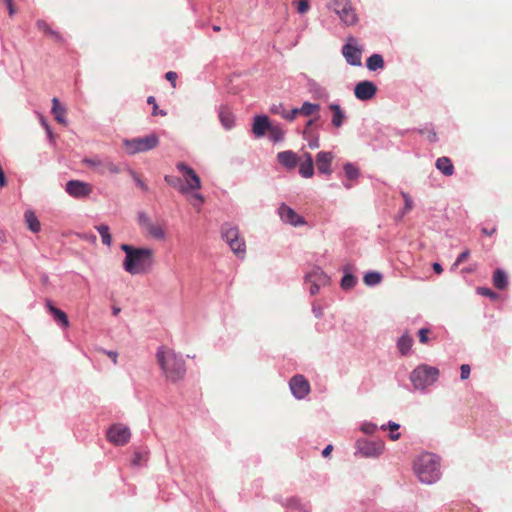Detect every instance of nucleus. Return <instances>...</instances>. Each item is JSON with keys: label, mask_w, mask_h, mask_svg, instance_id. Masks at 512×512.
<instances>
[{"label": "nucleus", "mask_w": 512, "mask_h": 512, "mask_svg": "<svg viewBox=\"0 0 512 512\" xmlns=\"http://www.w3.org/2000/svg\"><path fill=\"white\" fill-rule=\"evenodd\" d=\"M121 249L125 252L126 257L123 261L125 271L130 274H141L146 272L153 262V250L149 248H134L130 245L123 244Z\"/></svg>", "instance_id": "obj_1"}, {"label": "nucleus", "mask_w": 512, "mask_h": 512, "mask_svg": "<svg viewBox=\"0 0 512 512\" xmlns=\"http://www.w3.org/2000/svg\"><path fill=\"white\" fill-rule=\"evenodd\" d=\"M156 359L169 381L176 382L184 377V361L171 348L161 346L156 353Z\"/></svg>", "instance_id": "obj_2"}, {"label": "nucleus", "mask_w": 512, "mask_h": 512, "mask_svg": "<svg viewBox=\"0 0 512 512\" xmlns=\"http://www.w3.org/2000/svg\"><path fill=\"white\" fill-rule=\"evenodd\" d=\"M176 167L185 182V185L181 186L180 192L183 194L193 192L190 202L195 208L199 210L201 205L204 203L203 196L197 192L201 188V181L199 176L196 174L194 169L183 162L178 163Z\"/></svg>", "instance_id": "obj_3"}, {"label": "nucleus", "mask_w": 512, "mask_h": 512, "mask_svg": "<svg viewBox=\"0 0 512 512\" xmlns=\"http://www.w3.org/2000/svg\"><path fill=\"white\" fill-rule=\"evenodd\" d=\"M440 463L436 455L424 453L414 462V471L419 480L424 483H433L440 477Z\"/></svg>", "instance_id": "obj_4"}, {"label": "nucleus", "mask_w": 512, "mask_h": 512, "mask_svg": "<svg viewBox=\"0 0 512 512\" xmlns=\"http://www.w3.org/2000/svg\"><path fill=\"white\" fill-rule=\"evenodd\" d=\"M327 7L333 10L346 26L356 25L359 20L351 0H328Z\"/></svg>", "instance_id": "obj_5"}, {"label": "nucleus", "mask_w": 512, "mask_h": 512, "mask_svg": "<svg viewBox=\"0 0 512 512\" xmlns=\"http://www.w3.org/2000/svg\"><path fill=\"white\" fill-rule=\"evenodd\" d=\"M439 377V370L435 367L422 364L411 373L410 380L416 389H424L432 385Z\"/></svg>", "instance_id": "obj_6"}, {"label": "nucleus", "mask_w": 512, "mask_h": 512, "mask_svg": "<svg viewBox=\"0 0 512 512\" xmlns=\"http://www.w3.org/2000/svg\"><path fill=\"white\" fill-rule=\"evenodd\" d=\"M125 150L129 154L148 151L158 144V138L155 134H150L144 137L135 138L132 140H124Z\"/></svg>", "instance_id": "obj_7"}, {"label": "nucleus", "mask_w": 512, "mask_h": 512, "mask_svg": "<svg viewBox=\"0 0 512 512\" xmlns=\"http://www.w3.org/2000/svg\"><path fill=\"white\" fill-rule=\"evenodd\" d=\"M279 108H272L273 113H279L281 116L287 120H293L298 115H304V116H312L317 115L320 110V105L316 103H310V102H304L301 108H295L292 110H285L282 109V111H278Z\"/></svg>", "instance_id": "obj_8"}, {"label": "nucleus", "mask_w": 512, "mask_h": 512, "mask_svg": "<svg viewBox=\"0 0 512 512\" xmlns=\"http://www.w3.org/2000/svg\"><path fill=\"white\" fill-rule=\"evenodd\" d=\"M83 162L98 174H116L119 172V168L108 158H86Z\"/></svg>", "instance_id": "obj_9"}, {"label": "nucleus", "mask_w": 512, "mask_h": 512, "mask_svg": "<svg viewBox=\"0 0 512 512\" xmlns=\"http://www.w3.org/2000/svg\"><path fill=\"white\" fill-rule=\"evenodd\" d=\"M305 279L306 282L310 284L309 291L312 295L317 294L320 288L327 285L329 282L328 276L319 267L313 268L308 272Z\"/></svg>", "instance_id": "obj_10"}, {"label": "nucleus", "mask_w": 512, "mask_h": 512, "mask_svg": "<svg viewBox=\"0 0 512 512\" xmlns=\"http://www.w3.org/2000/svg\"><path fill=\"white\" fill-rule=\"evenodd\" d=\"M129 429L122 424H114L107 431V439L109 442L117 446H123L130 440Z\"/></svg>", "instance_id": "obj_11"}, {"label": "nucleus", "mask_w": 512, "mask_h": 512, "mask_svg": "<svg viewBox=\"0 0 512 512\" xmlns=\"http://www.w3.org/2000/svg\"><path fill=\"white\" fill-rule=\"evenodd\" d=\"M357 448L360 454L366 457H377L384 451V442L381 440H358Z\"/></svg>", "instance_id": "obj_12"}, {"label": "nucleus", "mask_w": 512, "mask_h": 512, "mask_svg": "<svg viewBox=\"0 0 512 512\" xmlns=\"http://www.w3.org/2000/svg\"><path fill=\"white\" fill-rule=\"evenodd\" d=\"M65 190L74 198H86L92 193L93 187L86 182L71 180L66 183Z\"/></svg>", "instance_id": "obj_13"}, {"label": "nucleus", "mask_w": 512, "mask_h": 512, "mask_svg": "<svg viewBox=\"0 0 512 512\" xmlns=\"http://www.w3.org/2000/svg\"><path fill=\"white\" fill-rule=\"evenodd\" d=\"M356 40L354 37L348 38V43L342 48V54L346 59L347 63L352 66L361 65V50L356 46Z\"/></svg>", "instance_id": "obj_14"}, {"label": "nucleus", "mask_w": 512, "mask_h": 512, "mask_svg": "<svg viewBox=\"0 0 512 512\" xmlns=\"http://www.w3.org/2000/svg\"><path fill=\"white\" fill-rule=\"evenodd\" d=\"M290 389L298 399L305 398L310 392V384L303 375H296L290 380Z\"/></svg>", "instance_id": "obj_15"}, {"label": "nucleus", "mask_w": 512, "mask_h": 512, "mask_svg": "<svg viewBox=\"0 0 512 512\" xmlns=\"http://www.w3.org/2000/svg\"><path fill=\"white\" fill-rule=\"evenodd\" d=\"M376 92V85L368 80L359 82L354 88L355 97L361 101L372 99L376 95Z\"/></svg>", "instance_id": "obj_16"}, {"label": "nucleus", "mask_w": 512, "mask_h": 512, "mask_svg": "<svg viewBox=\"0 0 512 512\" xmlns=\"http://www.w3.org/2000/svg\"><path fill=\"white\" fill-rule=\"evenodd\" d=\"M331 152H319L316 156V166L321 174L330 175L332 173L331 164L333 161Z\"/></svg>", "instance_id": "obj_17"}, {"label": "nucleus", "mask_w": 512, "mask_h": 512, "mask_svg": "<svg viewBox=\"0 0 512 512\" xmlns=\"http://www.w3.org/2000/svg\"><path fill=\"white\" fill-rule=\"evenodd\" d=\"M279 215L284 222L294 226L304 223L301 216H299L293 209L284 204L279 207Z\"/></svg>", "instance_id": "obj_18"}, {"label": "nucleus", "mask_w": 512, "mask_h": 512, "mask_svg": "<svg viewBox=\"0 0 512 512\" xmlns=\"http://www.w3.org/2000/svg\"><path fill=\"white\" fill-rule=\"evenodd\" d=\"M66 108L60 103L58 98L52 99V114L54 115V118L56 122L61 126L67 125L66 120Z\"/></svg>", "instance_id": "obj_19"}, {"label": "nucleus", "mask_w": 512, "mask_h": 512, "mask_svg": "<svg viewBox=\"0 0 512 512\" xmlns=\"http://www.w3.org/2000/svg\"><path fill=\"white\" fill-rule=\"evenodd\" d=\"M145 229L149 236L158 240L164 239L166 234L165 224L160 222H148L145 224Z\"/></svg>", "instance_id": "obj_20"}, {"label": "nucleus", "mask_w": 512, "mask_h": 512, "mask_svg": "<svg viewBox=\"0 0 512 512\" xmlns=\"http://www.w3.org/2000/svg\"><path fill=\"white\" fill-rule=\"evenodd\" d=\"M343 170L346 178L343 184L345 188L350 189L353 185V181L359 177V168L352 163H346Z\"/></svg>", "instance_id": "obj_21"}, {"label": "nucleus", "mask_w": 512, "mask_h": 512, "mask_svg": "<svg viewBox=\"0 0 512 512\" xmlns=\"http://www.w3.org/2000/svg\"><path fill=\"white\" fill-rule=\"evenodd\" d=\"M36 27L38 28L39 31H41L44 34H46L47 36L51 37V39L53 41H55L56 43H63L64 42V38L61 35V33H59L58 31L53 30L46 21L38 20L36 22Z\"/></svg>", "instance_id": "obj_22"}, {"label": "nucleus", "mask_w": 512, "mask_h": 512, "mask_svg": "<svg viewBox=\"0 0 512 512\" xmlns=\"http://www.w3.org/2000/svg\"><path fill=\"white\" fill-rule=\"evenodd\" d=\"M304 159H299V173L304 178H310L314 175V165L310 154H305Z\"/></svg>", "instance_id": "obj_23"}, {"label": "nucleus", "mask_w": 512, "mask_h": 512, "mask_svg": "<svg viewBox=\"0 0 512 512\" xmlns=\"http://www.w3.org/2000/svg\"><path fill=\"white\" fill-rule=\"evenodd\" d=\"M278 161L286 168L292 169L298 164L299 158L291 151H284L278 154Z\"/></svg>", "instance_id": "obj_24"}, {"label": "nucleus", "mask_w": 512, "mask_h": 512, "mask_svg": "<svg viewBox=\"0 0 512 512\" xmlns=\"http://www.w3.org/2000/svg\"><path fill=\"white\" fill-rule=\"evenodd\" d=\"M436 168L445 176H452L454 174V166L448 157H440L436 160Z\"/></svg>", "instance_id": "obj_25"}, {"label": "nucleus", "mask_w": 512, "mask_h": 512, "mask_svg": "<svg viewBox=\"0 0 512 512\" xmlns=\"http://www.w3.org/2000/svg\"><path fill=\"white\" fill-rule=\"evenodd\" d=\"M329 109L332 113L331 123L335 127H340L345 119V113L338 104H330Z\"/></svg>", "instance_id": "obj_26"}, {"label": "nucleus", "mask_w": 512, "mask_h": 512, "mask_svg": "<svg viewBox=\"0 0 512 512\" xmlns=\"http://www.w3.org/2000/svg\"><path fill=\"white\" fill-rule=\"evenodd\" d=\"M219 119L225 128L235 125V116L228 107H221L219 111Z\"/></svg>", "instance_id": "obj_27"}, {"label": "nucleus", "mask_w": 512, "mask_h": 512, "mask_svg": "<svg viewBox=\"0 0 512 512\" xmlns=\"http://www.w3.org/2000/svg\"><path fill=\"white\" fill-rule=\"evenodd\" d=\"M47 308L50 313L53 315L56 322L61 324L63 327H67L69 322L67 315L61 311L60 309L54 307L50 301L47 302Z\"/></svg>", "instance_id": "obj_28"}, {"label": "nucleus", "mask_w": 512, "mask_h": 512, "mask_svg": "<svg viewBox=\"0 0 512 512\" xmlns=\"http://www.w3.org/2000/svg\"><path fill=\"white\" fill-rule=\"evenodd\" d=\"M493 285L500 290H503L508 285V277L501 269H496L493 273Z\"/></svg>", "instance_id": "obj_29"}, {"label": "nucleus", "mask_w": 512, "mask_h": 512, "mask_svg": "<svg viewBox=\"0 0 512 512\" xmlns=\"http://www.w3.org/2000/svg\"><path fill=\"white\" fill-rule=\"evenodd\" d=\"M412 345H413V339L407 333L402 335L397 342V348L402 355L409 354V352L412 348Z\"/></svg>", "instance_id": "obj_30"}, {"label": "nucleus", "mask_w": 512, "mask_h": 512, "mask_svg": "<svg viewBox=\"0 0 512 512\" xmlns=\"http://www.w3.org/2000/svg\"><path fill=\"white\" fill-rule=\"evenodd\" d=\"M367 68L371 71H376L384 67V60L380 54L371 55L366 62Z\"/></svg>", "instance_id": "obj_31"}, {"label": "nucleus", "mask_w": 512, "mask_h": 512, "mask_svg": "<svg viewBox=\"0 0 512 512\" xmlns=\"http://www.w3.org/2000/svg\"><path fill=\"white\" fill-rule=\"evenodd\" d=\"M222 233H223V238L226 240L227 243L240 237L238 229L229 224H226L222 227Z\"/></svg>", "instance_id": "obj_32"}, {"label": "nucleus", "mask_w": 512, "mask_h": 512, "mask_svg": "<svg viewBox=\"0 0 512 512\" xmlns=\"http://www.w3.org/2000/svg\"><path fill=\"white\" fill-rule=\"evenodd\" d=\"M96 229L101 236L103 244L110 246L112 239H111L109 227L105 224H100V225L96 226Z\"/></svg>", "instance_id": "obj_33"}, {"label": "nucleus", "mask_w": 512, "mask_h": 512, "mask_svg": "<svg viewBox=\"0 0 512 512\" xmlns=\"http://www.w3.org/2000/svg\"><path fill=\"white\" fill-rule=\"evenodd\" d=\"M25 219L31 231L38 232L40 230V222L33 212H26Z\"/></svg>", "instance_id": "obj_34"}, {"label": "nucleus", "mask_w": 512, "mask_h": 512, "mask_svg": "<svg viewBox=\"0 0 512 512\" xmlns=\"http://www.w3.org/2000/svg\"><path fill=\"white\" fill-rule=\"evenodd\" d=\"M232 251L236 254H243L245 252V242L243 238L238 237L228 243Z\"/></svg>", "instance_id": "obj_35"}, {"label": "nucleus", "mask_w": 512, "mask_h": 512, "mask_svg": "<svg viewBox=\"0 0 512 512\" xmlns=\"http://www.w3.org/2000/svg\"><path fill=\"white\" fill-rule=\"evenodd\" d=\"M419 341L422 344H428L430 340L435 339L434 333L429 328H422L418 332Z\"/></svg>", "instance_id": "obj_36"}, {"label": "nucleus", "mask_w": 512, "mask_h": 512, "mask_svg": "<svg viewBox=\"0 0 512 512\" xmlns=\"http://www.w3.org/2000/svg\"><path fill=\"white\" fill-rule=\"evenodd\" d=\"M252 128H271V124H270L268 116H266V115L255 116Z\"/></svg>", "instance_id": "obj_37"}, {"label": "nucleus", "mask_w": 512, "mask_h": 512, "mask_svg": "<svg viewBox=\"0 0 512 512\" xmlns=\"http://www.w3.org/2000/svg\"><path fill=\"white\" fill-rule=\"evenodd\" d=\"M254 137L259 138L266 134L267 131L270 132V137L273 138V140L280 139L282 135V130H252Z\"/></svg>", "instance_id": "obj_38"}, {"label": "nucleus", "mask_w": 512, "mask_h": 512, "mask_svg": "<svg viewBox=\"0 0 512 512\" xmlns=\"http://www.w3.org/2000/svg\"><path fill=\"white\" fill-rule=\"evenodd\" d=\"M382 277L379 273L376 272H369L364 276V282L367 285H376L380 283Z\"/></svg>", "instance_id": "obj_39"}, {"label": "nucleus", "mask_w": 512, "mask_h": 512, "mask_svg": "<svg viewBox=\"0 0 512 512\" xmlns=\"http://www.w3.org/2000/svg\"><path fill=\"white\" fill-rule=\"evenodd\" d=\"M357 280L351 274H346L341 280V287L345 290L350 289L355 286Z\"/></svg>", "instance_id": "obj_40"}, {"label": "nucleus", "mask_w": 512, "mask_h": 512, "mask_svg": "<svg viewBox=\"0 0 512 512\" xmlns=\"http://www.w3.org/2000/svg\"><path fill=\"white\" fill-rule=\"evenodd\" d=\"M314 131L315 130H302L303 136H304L305 139H307L309 141V146L311 148H315V147L319 146L318 138H315L314 135H313Z\"/></svg>", "instance_id": "obj_41"}, {"label": "nucleus", "mask_w": 512, "mask_h": 512, "mask_svg": "<svg viewBox=\"0 0 512 512\" xmlns=\"http://www.w3.org/2000/svg\"><path fill=\"white\" fill-rule=\"evenodd\" d=\"M399 425L396 424V423H393V422H390L389 423V430H390V439L395 441V440H398L400 438V433L398 432L399 430Z\"/></svg>", "instance_id": "obj_42"}, {"label": "nucleus", "mask_w": 512, "mask_h": 512, "mask_svg": "<svg viewBox=\"0 0 512 512\" xmlns=\"http://www.w3.org/2000/svg\"><path fill=\"white\" fill-rule=\"evenodd\" d=\"M477 292H478V294L485 296V297H489L491 299H496L498 297L497 293H495L490 288H486V287H479L477 289Z\"/></svg>", "instance_id": "obj_43"}, {"label": "nucleus", "mask_w": 512, "mask_h": 512, "mask_svg": "<svg viewBox=\"0 0 512 512\" xmlns=\"http://www.w3.org/2000/svg\"><path fill=\"white\" fill-rule=\"evenodd\" d=\"M361 430L366 434H373L377 430V426L374 423H364Z\"/></svg>", "instance_id": "obj_44"}, {"label": "nucleus", "mask_w": 512, "mask_h": 512, "mask_svg": "<svg viewBox=\"0 0 512 512\" xmlns=\"http://www.w3.org/2000/svg\"><path fill=\"white\" fill-rule=\"evenodd\" d=\"M310 8L309 2L307 0H299L297 10L300 14L306 13Z\"/></svg>", "instance_id": "obj_45"}, {"label": "nucleus", "mask_w": 512, "mask_h": 512, "mask_svg": "<svg viewBox=\"0 0 512 512\" xmlns=\"http://www.w3.org/2000/svg\"><path fill=\"white\" fill-rule=\"evenodd\" d=\"M402 197H403V200L405 203V212H408L413 207L412 199L410 198V196L407 193H402Z\"/></svg>", "instance_id": "obj_46"}, {"label": "nucleus", "mask_w": 512, "mask_h": 512, "mask_svg": "<svg viewBox=\"0 0 512 512\" xmlns=\"http://www.w3.org/2000/svg\"><path fill=\"white\" fill-rule=\"evenodd\" d=\"M0 2H3L7 6L9 16L12 17L16 13V9L13 4V0H0Z\"/></svg>", "instance_id": "obj_47"}, {"label": "nucleus", "mask_w": 512, "mask_h": 512, "mask_svg": "<svg viewBox=\"0 0 512 512\" xmlns=\"http://www.w3.org/2000/svg\"><path fill=\"white\" fill-rule=\"evenodd\" d=\"M470 255V252L468 250L463 251L456 259L455 266L460 265L461 263L465 262Z\"/></svg>", "instance_id": "obj_48"}, {"label": "nucleus", "mask_w": 512, "mask_h": 512, "mask_svg": "<svg viewBox=\"0 0 512 512\" xmlns=\"http://www.w3.org/2000/svg\"><path fill=\"white\" fill-rule=\"evenodd\" d=\"M177 73L174 71H169L165 74V78L171 82L173 87H176Z\"/></svg>", "instance_id": "obj_49"}, {"label": "nucleus", "mask_w": 512, "mask_h": 512, "mask_svg": "<svg viewBox=\"0 0 512 512\" xmlns=\"http://www.w3.org/2000/svg\"><path fill=\"white\" fill-rule=\"evenodd\" d=\"M461 370V379L465 380L470 375V366L467 364H463L460 368Z\"/></svg>", "instance_id": "obj_50"}, {"label": "nucleus", "mask_w": 512, "mask_h": 512, "mask_svg": "<svg viewBox=\"0 0 512 512\" xmlns=\"http://www.w3.org/2000/svg\"><path fill=\"white\" fill-rule=\"evenodd\" d=\"M5 185H6L5 175H4L2 166L0 165V187H4Z\"/></svg>", "instance_id": "obj_51"}, {"label": "nucleus", "mask_w": 512, "mask_h": 512, "mask_svg": "<svg viewBox=\"0 0 512 512\" xmlns=\"http://www.w3.org/2000/svg\"><path fill=\"white\" fill-rule=\"evenodd\" d=\"M152 114H153L154 116H156V115H158V114H160V115H166V113H165L163 110L158 111V105H157V103H154V105H153V112H152Z\"/></svg>", "instance_id": "obj_52"}, {"label": "nucleus", "mask_w": 512, "mask_h": 512, "mask_svg": "<svg viewBox=\"0 0 512 512\" xmlns=\"http://www.w3.org/2000/svg\"><path fill=\"white\" fill-rule=\"evenodd\" d=\"M332 450H333V446H332V445H328V446H327V447L322 451V455H323L324 457H328V456L331 454Z\"/></svg>", "instance_id": "obj_53"}, {"label": "nucleus", "mask_w": 512, "mask_h": 512, "mask_svg": "<svg viewBox=\"0 0 512 512\" xmlns=\"http://www.w3.org/2000/svg\"><path fill=\"white\" fill-rule=\"evenodd\" d=\"M495 230H496L495 227H491V228L483 227L482 233L486 234V235H492L495 232Z\"/></svg>", "instance_id": "obj_54"}, {"label": "nucleus", "mask_w": 512, "mask_h": 512, "mask_svg": "<svg viewBox=\"0 0 512 512\" xmlns=\"http://www.w3.org/2000/svg\"><path fill=\"white\" fill-rule=\"evenodd\" d=\"M141 458H142L141 452H135L133 464L138 465L140 463Z\"/></svg>", "instance_id": "obj_55"}, {"label": "nucleus", "mask_w": 512, "mask_h": 512, "mask_svg": "<svg viewBox=\"0 0 512 512\" xmlns=\"http://www.w3.org/2000/svg\"><path fill=\"white\" fill-rule=\"evenodd\" d=\"M106 354L108 355L109 358H111V360L113 361L114 364L117 363V353L116 352H113V351H109V352H106Z\"/></svg>", "instance_id": "obj_56"}, {"label": "nucleus", "mask_w": 512, "mask_h": 512, "mask_svg": "<svg viewBox=\"0 0 512 512\" xmlns=\"http://www.w3.org/2000/svg\"><path fill=\"white\" fill-rule=\"evenodd\" d=\"M433 269L434 271L437 273V274H441L443 269L441 267V265L439 263H434L433 264Z\"/></svg>", "instance_id": "obj_57"}, {"label": "nucleus", "mask_w": 512, "mask_h": 512, "mask_svg": "<svg viewBox=\"0 0 512 512\" xmlns=\"http://www.w3.org/2000/svg\"><path fill=\"white\" fill-rule=\"evenodd\" d=\"M147 103L153 106L154 103H156V99L153 96H149L147 99Z\"/></svg>", "instance_id": "obj_58"}, {"label": "nucleus", "mask_w": 512, "mask_h": 512, "mask_svg": "<svg viewBox=\"0 0 512 512\" xmlns=\"http://www.w3.org/2000/svg\"><path fill=\"white\" fill-rule=\"evenodd\" d=\"M313 311H314L316 316H320L321 315V310L319 309V307H316L315 304H313Z\"/></svg>", "instance_id": "obj_59"}, {"label": "nucleus", "mask_w": 512, "mask_h": 512, "mask_svg": "<svg viewBox=\"0 0 512 512\" xmlns=\"http://www.w3.org/2000/svg\"><path fill=\"white\" fill-rule=\"evenodd\" d=\"M313 311H314L316 316H320L321 315V310L319 309V307H316L315 304H313Z\"/></svg>", "instance_id": "obj_60"}, {"label": "nucleus", "mask_w": 512, "mask_h": 512, "mask_svg": "<svg viewBox=\"0 0 512 512\" xmlns=\"http://www.w3.org/2000/svg\"><path fill=\"white\" fill-rule=\"evenodd\" d=\"M165 181L168 184L172 185L173 184V177L172 176H165Z\"/></svg>", "instance_id": "obj_61"}, {"label": "nucleus", "mask_w": 512, "mask_h": 512, "mask_svg": "<svg viewBox=\"0 0 512 512\" xmlns=\"http://www.w3.org/2000/svg\"><path fill=\"white\" fill-rule=\"evenodd\" d=\"M220 29H221V28H220L219 26H217V25H214V26H213V30H214L215 32H219V31H220Z\"/></svg>", "instance_id": "obj_62"}, {"label": "nucleus", "mask_w": 512, "mask_h": 512, "mask_svg": "<svg viewBox=\"0 0 512 512\" xmlns=\"http://www.w3.org/2000/svg\"><path fill=\"white\" fill-rule=\"evenodd\" d=\"M313 122H314V121H313V119L308 120V122H307V126L312 125V124H313Z\"/></svg>", "instance_id": "obj_63"}, {"label": "nucleus", "mask_w": 512, "mask_h": 512, "mask_svg": "<svg viewBox=\"0 0 512 512\" xmlns=\"http://www.w3.org/2000/svg\"><path fill=\"white\" fill-rule=\"evenodd\" d=\"M141 188H144V184L141 181H138Z\"/></svg>", "instance_id": "obj_64"}]
</instances>
